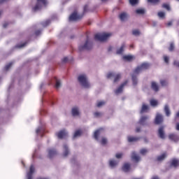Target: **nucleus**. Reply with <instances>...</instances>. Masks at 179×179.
Returning a JSON list of instances; mask_svg holds the SVG:
<instances>
[{
	"label": "nucleus",
	"mask_w": 179,
	"mask_h": 179,
	"mask_svg": "<svg viewBox=\"0 0 179 179\" xmlns=\"http://www.w3.org/2000/svg\"><path fill=\"white\" fill-rule=\"evenodd\" d=\"M78 80L83 87H85L86 89L90 87V84L87 82V77H86V75H80L78 78Z\"/></svg>",
	"instance_id": "3"
},
{
	"label": "nucleus",
	"mask_w": 179,
	"mask_h": 179,
	"mask_svg": "<svg viewBox=\"0 0 179 179\" xmlns=\"http://www.w3.org/2000/svg\"><path fill=\"white\" fill-rule=\"evenodd\" d=\"M87 11V6H85L83 9V13H86Z\"/></svg>",
	"instance_id": "53"
},
{
	"label": "nucleus",
	"mask_w": 179,
	"mask_h": 179,
	"mask_svg": "<svg viewBox=\"0 0 179 179\" xmlns=\"http://www.w3.org/2000/svg\"><path fill=\"white\" fill-rule=\"evenodd\" d=\"M9 0H0V4L5 3V2H8Z\"/></svg>",
	"instance_id": "54"
},
{
	"label": "nucleus",
	"mask_w": 179,
	"mask_h": 179,
	"mask_svg": "<svg viewBox=\"0 0 179 179\" xmlns=\"http://www.w3.org/2000/svg\"><path fill=\"white\" fill-rule=\"evenodd\" d=\"M48 157L49 159H52L54 156H57V150L54 148H50L48 150Z\"/></svg>",
	"instance_id": "14"
},
{
	"label": "nucleus",
	"mask_w": 179,
	"mask_h": 179,
	"mask_svg": "<svg viewBox=\"0 0 179 179\" xmlns=\"http://www.w3.org/2000/svg\"><path fill=\"white\" fill-rule=\"evenodd\" d=\"M41 131V129L40 128L36 129V134H40V131Z\"/></svg>",
	"instance_id": "61"
},
{
	"label": "nucleus",
	"mask_w": 179,
	"mask_h": 179,
	"mask_svg": "<svg viewBox=\"0 0 179 179\" xmlns=\"http://www.w3.org/2000/svg\"><path fill=\"white\" fill-rule=\"evenodd\" d=\"M131 159H132V160H134V162H136V163H138V162H139L141 160V157H139V155H136V152H133L131 153Z\"/></svg>",
	"instance_id": "16"
},
{
	"label": "nucleus",
	"mask_w": 179,
	"mask_h": 179,
	"mask_svg": "<svg viewBox=\"0 0 179 179\" xmlns=\"http://www.w3.org/2000/svg\"><path fill=\"white\" fill-rule=\"evenodd\" d=\"M148 110H149V106L148 105L143 103L140 111V114H143V113H148Z\"/></svg>",
	"instance_id": "22"
},
{
	"label": "nucleus",
	"mask_w": 179,
	"mask_h": 179,
	"mask_svg": "<svg viewBox=\"0 0 179 179\" xmlns=\"http://www.w3.org/2000/svg\"><path fill=\"white\" fill-rule=\"evenodd\" d=\"M171 167H178L179 166V160L177 159H173L171 161Z\"/></svg>",
	"instance_id": "20"
},
{
	"label": "nucleus",
	"mask_w": 179,
	"mask_h": 179,
	"mask_svg": "<svg viewBox=\"0 0 179 179\" xmlns=\"http://www.w3.org/2000/svg\"><path fill=\"white\" fill-rule=\"evenodd\" d=\"M118 164V162L114 160V159H110L109 161V166L110 167H111L112 169L115 167V166H117Z\"/></svg>",
	"instance_id": "26"
},
{
	"label": "nucleus",
	"mask_w": 179,
	"mask_h": 179,
	"mask_svg": "<svg viewBox=\"0 0 179 179\" xmlns=\"http://www.w3.org/2000/svg\"><path fill=\"white\" fill-rule=\"evenodd\" d=\"M169 138L171 141H173V142H178V141H179L178 134H176L174 133L169 134Z\"/></svg>",
	"instance_id": "12"
},
{
	"label": "nucleus",
	"mask_w": 179,
	"mask_h": 179,
	"mask_svg": "<svg viewBox=\"0 0 179 179\" xmlns=\"http://www.w3.org/2000/svg\"><path fill=\"white\" fill-rule=\"evenodd\" d=\"M148 120H149V116L145 115V116H142L140 118V120L138 122V124L140 125H145V124H146V121H148Z\"/></svg>",
	"instance_id": "15"
},
{
	"label": "nucleus",
	"mask_w": 179,
	"mask_h": 179,
	"mask_svg": "<svg viewBox=\"0 0 179 179\" xmlns=\"http://www.w3.org/2000/svg\"><path fill=\"white\" fill-rule=\"evenodd\" d=\"M144 141L145 142V143H148V138H145Z\"/></svg>",
	"instance_id": "64"
},
{
	"label": "nucleus",
	"mask_w": 179,
	"mask_h": 179,
	"mask_svg": "<svg viewBox=\"0 0 179 179\" xmlns=\"http://www.w3.org/2000/svg\"><path fill=\"white\" fill-rule=\"evenodd\" d=\"M100 143H101V145H103V146H104V145H107V138L103 137Z\"/></svg>",
	"instance_id": "40"
},
{
	"label": "nucleus",
	"mask_w": 179,
	"mask_h": 179,
	"mask_svg": "<svg viewBox=\"0 0 179 179\" xmlns=\"http://www.w3.org/2000/svg\"><path fill=\"white\" fill-rule=\"evenodd\" d=\"M55 135L59 139H64V138H66V136H68V132H66V130L62 129L57 132Z\"/></svg>",
	"instance_id": "9"
},
{
	"label": "nucleus",
	"mask_w": 179,
	"mask_h": 179,
	"mask_svg": "<svg viewBox=\"0 0 179 179\" xmlns=\"http://www.w3.org/2000/svg\"><path fill=\"white\" fill-rule=\"evenodd\" d=\"M12 65H13V63H9L8 64H7L5 66V70L6 71H9V69H10V66H12Z\"/></svg>",
	"instance_id": "46"
},
{
	"label": "nucleus",
	"mask_w": 179,
	"mask_h": 179,
	"mask_svg": "<svg viewBox=\"0 0 179 179\" xmlns=\"http://www.w3.org/2000/svg\"><path fill=\"white\" fill-rule=\"evenodd\" d=\"M164 60L166 64H169V58L167 56H164Z\"/></svg>",
	"instance_id": "50"
},
{
	"label": "nucleus",
	"mask_w": 179,
	"mask_h": 179,
	"mask_svg": "<svg viewBox=\"0 0 179 179\" xmlns=\"http://www.w3.org/2000/svg\"><path fill=\"white\" fill-rule=\"evenodd\" d=\"M150 106H152V107H156V106H157L158 102L157 101L155 100V99H151L150 101Z\"/></svg>",
	"instance_id": "33"
},
{
	"label": "nucleus",
	"mask_w": 179,
	"mask_h": 179,
	"mask_svg": "<svg viewBox=\"0 0 179 179\" xmlns=\"http://www.w3.org/2000/svg\"><path fill=\"white\" fill-rule=\"evenodd\" d=\"M33 173H34V166L31 165L29 172L27 173V176H33Z\"/></svg>",
	"instance_id": "34"
},
{
	"label": "nucleus",
	"mask_w": 179,
	"mask_h": 179,
	"mask_svg": "<svg viewBox=\"0 0 179 179\" xmlns=\"http://www.w3.org/2000/svg\"><path fill=\"white\" fill-rule=\"evenodd\" d=\"M55 80L56 81L55 87L56 89H59L61 87V81H59L57 77H55Z\"/></svg>",
	"instance_id": "32"
},
{
	"label": "nucleus",
	"mask_w": 179,
	"mask_h": 179,
	"mask_svg": "<svg viewBox=\"0 0 179 179\" xmlns=\"http://www.w3.org/2000/svg\"><path fill=\"white\" fill-rule=\"evenodd\" d=\"M160 84H161V86L164 87V86H167V85H169V83L166 80H161Z\"/></svg>",
	"instance_id": "37"
},
{
	"label": "nucleus",
	"mask_w": 179,
	"mask_h": 179,
	"mask_svg": "<svg viewBox=\"0 0 179 179\" xmlns=\"http://www.w3.org/2000/svg\"><path fill=\"white\" fill-rule=\"evenodd\" d=\"M27 178H28V179H33V176H31V175H27Z\"/></svg>",
	"instance_id": "58"
},
{
	"label": "nucleus",
	"mask_w": 179,
	"mask_h": 179,
	"mask_svg": "<svg viewBox=\"0 0 179 179\" xmlns=\"http://www.w3.org/2000/svg\"><path fill=\"white\" fill-rule=\"evenodd\" d=\"M3 27H4V29H6V27H8V23H4Z\"/></svg>",
	"instance_id": "59"
},
{
	"label": "nucleus",
	"mask_w": 179,
	"mask_h": 179,
	"mask_svg": "<svg viewBox=\"0 0 179 179\" xmlns=\"http://www.w3.org/2000/svg\"><path fill=\"white\" fill-rule=\"evenodd\" d=\"M141 131V127H136V132H140Z\"/></svg>",
	"instance_id": "57"
},
{
	"label": "nucleus",
	"mask_w": 179,
	"mask_h": 179,
	"mask_svg": "<svg viewBox=\"0 0 179 179\" xmlns=\"http://www.w3.org/2000/svg\"><path fill=\"white\" fill-rule=\"evenodd\" d=\"M167 155L166 153H163L162 155L158 156L157 158V162H162V160H164L166 159Z\"/></svg>",
	"instance_id": "28"
},
{
	"label": "nucleus",
	"mask_w": 179,
	"mask_h": 179,
	"mask_svg": "<svg viewBox=\"0 0 179 179\" xmlns=\"http://www.w3.org/2000/svg\"><path fill=\"white\" fill-rule=\"evenodd\" d=\"M162 8H164V9H166V10H170V5H169L168 3H163L162 4Z\"/></svg>",
	"instance_id": "44"
},
{
	"label": "nucleus",
	"mask_w": 179,
	"mask_h": 179,
	"mask_svg": "<svg viewBox=\"0 0 179 179\" xmlns=\"http://www.w3.org/2000/svg\"><path fill=\"white\" fill-rule=\"evenodd\" d=\"M133 36H139L141 34V31H139V29H134L132 31Z\"/></svg>",
	"instance_id": "39"
},
{
	"label": "nucleus",
	"mask_w": 179,
	"mask_h": 179,
	"mask_svg": "<svg viewBox=\"0 0 179 179\" xmlns=\"http://www.w3.org/2000/svg\"><path fill=\"white\" fill-rule=\"evenodd\" d=\"M104 131V129L103 128H100L99 129H97L96 131H95L94 134V138L96 141H99V136H100V135L101 134V132Z\"/></svg>",
	"instance_id": "13"
},
{
	"label": "nucleus",
	"mask_w": 179,
	"mask_h": 179,
	"mask_svg": "<svg viewBox=\"0 0 179 179\" xmlns=\"http://www.w3.org/2000/svg\"><path fill=\"white\" fill-rule=\"evenodd\" d=\"M111 36V34H96L94 36V40H96V41H106L108 37Z\"/></svg>",
	"instance_id": "5"
},
{
	"label": "nucleus",
	"mask_w": 179,
	"mask_h": 179,
	"mask_svg": "<svg viewBox=\"0 0 179 179\" xmlns=\"http://www.w3.org/2000/svg\"><path fill=\"white\" fill-rule=\"evenodd\" d=\"M80 135H82V131L77 130L74 133L73 138H78V136H80Z\"/></svg>",
	"instance_id": "36"
},
{
	"label": "nucleus",
	"mask_w": 179,
	"mask_h": 179,
	"mask_svg": "<svg viewBox=\"0 0 179 179\" xmlns=\"http://www.w3.org/2000/svg\"><path fill=\"white\" fill-rule=\"evenodd\" d=\"M175 48H176V46L174 45V42H171L169 47V51L172 52V51H174Z\"/></svg>",
	"instance_id": "30"
},
{
	"label": "nucleus",
	"mask_w": 179,
	"mask_h": 179,
	"mask_svg": "<svg viewBox=\"0 0 179 179\" xmlns=\"http://www.w3.org/2000/svg\"><path fill=\"white\" fill-rule=\"evenodd\" d=\"M173 65H174L175 66H177L178 68H179V62L177 61V60H175V61L173 62Z\"/></svg>",
	"instance_id": "51"
},
{
	"label": "nucleus",
	"mask_w": 179,
	"mask_h": 179,
	"mask_svg": "<svg viewBox=\"0 0 179 179\" xmlns=\"http://www.w3.org/2000/svg\"><path fill=\"white\" fill-rule=\"evenodd\" d=\"M101 115H103V113H101V112L94 113V117H95V118H100V117H101Z\"/></svg>",
	"instance_id": "38"
},
{
	"label": "nucleus",
	"mask_w": 179,
	"mask_h": 179,
	"mask_svg": "<svg viewBox=\"0 0 179 179\" xmlns=\"http://www.w3.org/2000/svg\"><path fill=\"white\" fill-rule=\"evenodd\" d=\"M152 179H159V177H157V176H154V177H152Z\"/></svg>",
	"instance_id": "63"
},
{
	"label": "nucleus",
	"mask_w": 179,
	"mask_h": 179,
	"mask_svg": "<svg viewBox=\"0 0 179 179\" xmlns=\"http://www.w3.org/2000/svg\"><path fill=\"white\" fill-rule=\"evenodd\" d=\"M125 49V44H122L120 47V48L117 50L116 54H117L118 55H121V54H122V52H124V50Z\"/></svg>",
	"instance_id": "24"
},
{
	"label": "nucleus",
	"mask_w": 179,
	"mask_h": 179,
	"mask_svg": "<svg viewBox=\"0 0 179 179\" xmlns=\"http://www.w3.org/2000/svg\"><path fill=\"white\" fill-rule=\"evenodd\" d=\"M128 85V80L124 81L123 83L120 85V86L115 91V94H120V93H122V90L124 86Z\"/></svg>",
	"instance_id": "10"
},
{
	"label": "nucleus",
	"mask_w": 179,
	"mask_h": 179,
	"mask_svg": "<svg viewBox=\"0 0 179 179\" xmlns=\"http://www.w3.org/2000/svg\"><path fill=\"white\" fill-rule=\"evenodd\" d=\"M26 44H27V43H24L20 45H17L16 47L17 48H23V47H25Z\"/></svg>",
	"instance_id": "47"
},
{
	"label": "nucleus",
	"mask_w": 179,
	"mask_h": 179,
	"mask_svg": "<svg viewBox=\"0 0 179 179\" xmlns=\"http://www.w3.org/2000/svg\"><path fill=\"white\" fill-rule=\"evenodd\" d=\"M104 104H106V102L105 101H99L96 104V107H103V106H104Z\"/></svg>",
	"instance_id": "42"
},
{
	"label": "nucleus",
	"mask_w": 179,
	"mask_h": 179,
	"mask_svg": "<svg viewBox=\"0 0 179 179\" xmlns=\"http://www.w3.org/2000/svg\"><path fill=\"white\" fill-rule=\"evenodd\" d=\"M36 36H40L41 34V30H37L35 31Z\"/></svg>",
	"instance_id": "52"
},
{
	"label": "nucleus",
	"mask_w": 179,
	"mask_h": 179,
	"mask_svg": "<svg viewBox=\"0 0 179 179\" xmlns=\"http://www.w3.org/2000/svg\"><path fill=\"white\" fill-rule=\"evenodd\" d=\"M131 5H136L138 3V0H129Z\"/></svg>",
	"instance_id": "49"
},
{
	"label": "nucleus",
	"mask_w": 179,
	"mask_h": 179,
	"mask_svg": "<svg viewBox=\"0 0 179 179\" xmlns=\"http://www.w3.org/2000/svg\"><path fill=\"white\" fill-rule=\"evenodd\" d=\"M71 113L73 117H76V115H79V108H78V107L73 108Z\"/></svg>",
	"instance_id": "23"
},
{
	"label": "nucleus",
	"mask_w": 179,
	"mask_h": 179,
	"mask_svg": "<svg viewBox=\"0 0 179 179\" xmlns=\"http://www.w3.org/2000/svg\"><path fill=\"white\" fill-rule=\"evenodd\" d=\"M110 78H115L113 82L114 83H116V82H117L118 80H120V79H121V74L120 73L115 74V73H108L107 75V78L110 79Z\"/></svg>",
	"instance_id": "7"
},
{
	"label": "nucleus",
	"mask_w": 179,
	"mask_h": 179,
	"mask_svg": "<svg viewBox=\"0 0 179 179\" xmlns=\"http://www.w3.org/2000/svg\"><path fill=\"white\" fill-rule=\"evenodd\" d=\"M119 19L122 22H124V20H127L128 19V14L127 13H122L119 15Z\"/></svg>",
	"instance_id": "18"
},
{
	"label": "nucleus",
	"mask_w": 179,
	"mask_h": 179,
	"mask_svg": "<svg viewBox=\"0 0 179 179\" xmlns=\"http://www.w3.org/2000/svg\"><path fill=\"white\" fill-rule=\"evenodd\" d=\"M163 121H164L163 115L160 113H157V115L155 119V124H156V125H160L161 124H163Z\"/></svg>",
	"instance_id": "8"
},
{
	"label": "nucleus",
	"mask_w": 179,
	"mask_h": 179,
	"mask_svg": "<svg viewBox=\"0 0 179 179\" xmlns=\"http://www.w3.org/2000/svg\"><path fill=\"white\" fill-rule=\"evenodd\" d=\"M148 152V150L146 148H143L140 150L141 155H145Z\"/></svg>",
	"instance_id": "45"
},
{
	"label": "nucleus",
	"mask_w": 179,
	"mask_h": 179,
	"mask_svg": "<svg viewBox=\"0 0 179 179\" xmlns=\"http://www.w3.org/2000/svg\"><path fill=\"white\" fill-rule=\"evenodd\" d=\"M172 24H173V22H169L167 23V26H168V27H170V26H171Z\"/></svg>",
	"instance_id": "60"
},
{
	"label": "nucleus",
	"mask_w": 179,
	"mask_h": 179,
	"mask_svg": "<svg viewBox=\"0 0 179 179\" xmlns=\"http://www.w3.org/2000/svg\"><path fill=\"white\" fill-rule=\"evenodd\" d=\"M122 169L123 171H124V173H128V171H129V170H131V164L126 163L123 165Z\"/></svg>",
	"instance_id": "19"
},
{
	"label": "nucleus",
	"mask_w": 179,
	"mask_h": 179,
	"mask_svg": "<svg viewBox=\"0 0 179 179\" xmlns=\"http://www.w3.org/2000/svg\"><path fill=\"white\" fill-rule=\"evenodd\" d=\"M158 16L159 17H161L162 19H163L166 16V13H164V12L163 11H160L158 13Z\"/></svg>",
	"instance_id": "43"
},
{
	"label": "nucleus",
	"mask_w": 179,
	"mask_h": 179,
	"mask_svg": "<svg viewBox=\"0 0 179 179\" xmlns=\"http://www.w3.org/2000/svg\"><path fill=\"white\" fill-rule=\"evenodd\" d=\"M134 56L132 55H124L123 57V59H124L125 61H129L131 62L132 59H134Z\"/></svg>",
	"instance_id": "29"
},
{
	"label": "nucleus",
	"mask_w": 179,
	"mask_h": 179,
	"mask_svg": "<svg viewBox=\"0 0 179 179\" xmlns=\"http://www.w3.org/2000/svg\"><path fill=\"white\" fill-rule=\"evenodd\" d=\"M176 131H179V123L176 124Z\"/></svg>",
	"instance_id": "56"
},
{
	"label": "nucleus",
	"mask_w": 179,
	"mask_h": 179,
	"mask_svg": "<svg viewBox=\"0 0 179 179\" xmlns=\"http://www.w3.org/2000/svg\"><path fill=\"white\" fill-rule=\"evenodd\" d=\"M83 17V15H78L76 12L73 13L69 18V22H76L77 20H80Z\"/></svg>",
	"instance_id": "6"
},
{
	"label": "nucleus",
	"mask_w": 179,
	"mask_h": 179,
	"mask_svg": "<svg viewBox=\"0 0 179 179\" xmlns=\"http://www.w3.org/2000/svg\"><path fill=\"white\" fill-rule=\"evenodd\" d=\"M158 136L161 139H164L166 138L165 134H164V127L162 126L159 128L158 129Z\"/></svg>",
	"instance_id": "11"
},
{
	"label": "nucleus",
	"mask_w": 179,
	"mask_h": 179,
	"mask_svg": "<svg viewBox=\"0 0 179 179\" xmlns=\"http://www.w3.org/2000/svg\"><path fill=\"white\" fill-rule=\"evenodd\" d=\"M50 23H51V20H47L45 22H42V26L43 27H47V26H48L50 24Z\"/></svg>",
	"instance_id": "35"
},
{
	"label": "nucleus",
	"mask_w": 179,
	"mask_h": 179,
	"mask_svg": "<svg viewBox=\"0 0 179 179\" xmlns=\"http://www.w3.org/2000/svg\"><path fill=\"white\" fill-rule=\"evenodd\" d=\"M116 159H121L122 157V153L119 152L115 155Z\"/></svg>",
	"instance_id": "48"
},
{
	"label": "nucleus",
	"mask_w": 179,
	"mask_h": 179,
	"mask_svg": "<svg viewBox=\"0 0 179 179\" xmlns=\"http://www.w3.org/2000/svg\"><path fill=\"white\" fill-rule=\"evenodd\" d=\"M48 5V1L47 0H36V3L35 6L32 8L33 12H37V10H40L43 8V7L45 8Z\"/></svg>",
	"instance_id": "2"
},
{
	"label": "nucleus",
	"mask_w": 179,
	"mask_h": 179,
	"mask_svg": "<svg viewBox=\"0 0 179 179\" xmlns=\"http://www.w3.org/2000/svg\"><path fill=\"white\" fill-rule=\"evenodd\" d=\"M93 47V43L90 42L89 40V36H87V40L85 41V43L83 45H80L78 47L79 51H83L85 50H92Z\"/></svg>",
	"instance_id": "4"
},
{
	"label": "nucleus",
	"mask_w": 179,
	"mask_h": 179,
	"mask_svg": "<svg viewBox=\"0 0 179 179\" xmlns=\"http://www.w3.org/2000/svg\"><path fill=\"white\" fill-rule=\"evenodd\" d=\"M64 152L63 153V156L64 157H66V156L69 155V150H68V145L66 144L64 145Z\"/></svg>",
	"instance_id": "25"
},
{
	"label": "nucleus",
	"mask_w": 179,
	"mask_h": 179,
	"mask_svg": "<svg viewBox=\"0 0 179 179\" xmlns=\"http://www.w3.org/2000/svg\"><path fill=\"white\" fill-rule=\"evenodd\" d=\"M136 13H137V15H145V9L138 8L136 10Z\"/></svg>",
	"instance_id": "31"
},
{
	"label": "nucleus",
	"mask_w": 179,
	"mask_h": 179,
	"mask_svg": "<svg viewBox=\"0 0 179 179\" xmlns=\"http://www.w3.org/2000/svg\"><path fill=\"white\" fill-rule=\"evenodd\" d=\"M151 89H152V90H154V92L159 91V85H157V83H156V82L152 81L151 83Z\"/></svg>",
	"instance_id": "21"
},
{
	"label": "nucleus",
	"mask_w": 179,
	"mask_h": 179,
	"mask_svg": "<svg viewBox=\"0 0 179 179\" xmlns=\"http://www.w3.org/2000/svg\"><path fill=\"white\" fill-rule=\"evenodd\" d=\"M141 139L140 137H134L132 136H129L127 137L128 142L132 143V142H138Z\"/></svg>",
	"instance_id": "17"
},
{
	"label": "nucleus",
	"mask_w": 179,
	"mask_h": 179,
	"mask_svg": "<svg viewBox=\"0 0 179 179\" xmlns=\"http://www.w3.org/2000/svg\"><path fill=\"white\" fill-rule=\"evenodd\" d=\"M148 2L156 5L157 3H159L160 2V0H148Z\"/></svg>",
	"instance_id": "41"
},
{
	"label": "nucleus",
	"mask_w": 179,
	"mask_h": 179,
	"mask_svg": "<svg viewBox=\"0 0 179 179\" xmlns=\"http://www.w3.org/2000/svg\"><path fill=\"white\" fill-rule=\"evenodd\" d=\"M113 50V47L110 46L108 48V51L110 52V51H112Z\"/></svg>",
	"instance_id": "62"
},
{
	"label": "nucleus",
	"mask_w": 179,
	"mask_h": 179,
	"mask_svg": "<svg viewBox=\"0 0 179 179\" xmlns=\"http://www.w3.org/2000/svg\"><path fill=\"white\" fill-rule=\"evenodd\" d=\"M62 62H68V57L63 58Z\"/></svg>",
	"instance_id": "55"
},
{
	"label": "nucleus",
	"mask_w": 179,
	"mask_h": 179,
	"mask_svg": "<svg viewBox=\"0 0 179 179\" xmlns=\"http://www.w3.org/2000/svg\"><path fill=\"white\" fill-rule=\"evenodd\" d=\"M149 64L143 63L134 70L133 73L131 74V80L134 86H136L138 85V76L141 73V72H143V71L149 69Z\"/></svg>",
	"instance_id": "1"
},
{
	"label": "nucleus",
	"mask_w": 179,
	"mask_h": 179,
	"mask_svg": "<svg viewBox=\"0 0 179 179\" xmlns=\"http://www.w3.org/2000/svg\"><path fill=\"white\" fill-rule=\"evenodd\" d=\"M164 111L166 117H170L171 112H170V108H169V105H165Z\"/></svg>",
	"instance_id": "27"
}]
</instances>
